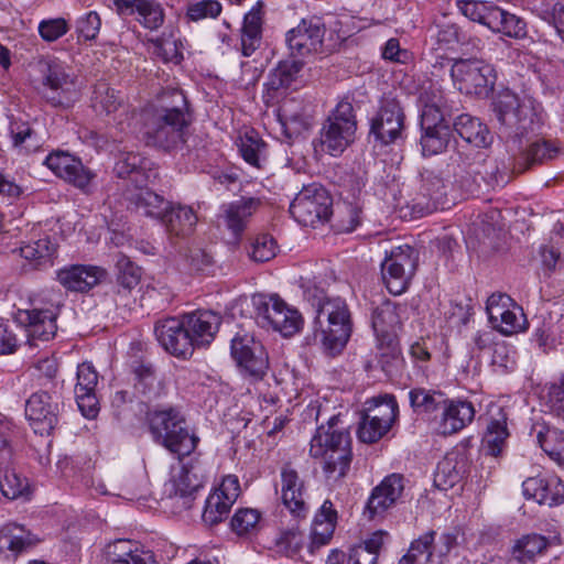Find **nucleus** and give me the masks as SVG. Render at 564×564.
<instances>
[{
	"mask_svg": "<svg viewBox=\"0 0 564 564\" xmlns=\"http://www.w3.org/2000/svg\"><path fill=\"white\" fill-rule=\"evenodd\" d=\"M170 94L175 99L172 107L147 109L142 113V133L147 145L166 151L184 142L185 129L189 124L185 112L186 97L178 89H172Z\"/></svg>",
	"mask_w": 564,
	"mask_h": 564,
	"instance_id": "f257e3e1",
	"label": "nucleus"
},
{
	"mask_svg": "<svg viewBox=\"0 0 564 564\" xmlns=\"http://www.w3.org/2000/svg\"><path fill=\"white\" fill-rule=\"evenodd\" d=\"M284 555L295 556L305 544L310 506L303 480L297 471L284 466Z\"/></svg>",
	"mask_w": 564,
	"mask_h": 564,
	"instance_id": "f03ea898",
	"label": "nucleus"
},
{
	"mask_svg": "<svg viewBox=\"0 0 564 564\" xmlns=\"http://www.w3.org/2000/svg\"><path fill=\"white\" fill-rule=\"evenodd\" d=\"M337 416L328 420V427L319 426L311 440L310 453L323 459V470L328 479L344 478L351 463L350 435L347 431L335 430Z\"/></svg>",
	"mask_w": 564,
	"mask_h": 564,
	"instance_id": "7ed1b4c3",
	"label": "nucleus"
},
{
	"mask_svg": "<svg viewBox=\"0 0 564 564\" xmlns=\"http://www.w3.org/2000/svg\"><path fill=\"white\" fill-rule=\"evenodd\" d=\"M315 325L319 329L324 350L335 356L346 346L351 334V318L348 305L340 297L317 296Z\"/></svg>",
	"mask_w": 564,
	"mask_h": 564,
	"instance_id": "20e7f679",
	"label": "nucleus"
},
{
	"mask_svg": "<svg viewBox=\"0 0 564 564\" xmlns=\"http://www.w3.org/2000/svg\"><path fill=\"white\" fill-rule=\"evenodd\" d=\"M148 422L153 440L178 456L189 455L198 438L191 434L184 417L174 409L150 412Z\"/></svg>",
	"mask_w": 564,
	"mask_h": 564,
	"instance_id": "39448f33",
	"label": "nucleus"
},
{
	"mask_svg": "<svg viewBox=\"0 0 564 564\" xmlns=\"http://www.w3.org/2000/svg\"><path fill=\"white\" fill-rule=\"evenodd\" d=\"M457 7L470 21L487 26L495 33L521 40L527 37V23L520 17L488 1L459 0Z\"/></svg>",
	"mask_w": 564,
	"mask_h": 564,
	"instance_id": "423d86ee",
	"label": "nucleus"
},
{
	"mask_svg": "<svg viewBox=\"0 0 564 564\" xmlns=\"http://www.w3.org/2000/svg\"><path fill=\"white\" fill-rule=\"evenodd\" d=\"M357 121L350 101L337 104L319 131V142L316 145L322 152L332 156L340 155L355 140Z\"/></svg>",
	"mask_w": 564,
	"mask_h": 564,
	"instance_id": "0eeeda50",
	"label": "nucleus"
},
{
	"mask_svg": "<svg viewBox=\"0 0 564 564\" xmlns=\"http://www.w3.org/2000/svg\"><path fill=\"white\" fill-rule=\"evenodd\" d=\"M325 26L321 19H302L297 26L286 33V43L291 59L284 61V83L303 67V58L316 52L323 43Z\"/></svg>",
	"mask_w": 564,
	"mask_h": 564,
	"instance_id": "6e6552de",
	"label": "nucleus"
},
{
	"mask_svg": "<svg viewBox=\"0 0 564 564\" xmlns=\"http://www.w3.org/2000/svg\"><path fill=\"white\" fill-rule=\"evenodd\" d=\"M333 200L318 184L304 186L290 204L289 213L302 226L315 227L328 220Z\"/></svg>",
	"mask_w": 564,
	"mask_h": 564,
	"instance_id": "1a4fd4ad",
	"label": "nucleus"
},
{
	"mask_svg": "<svg viewBox=\"0 0 564 564\" xmlns=\"http://www.w3.org/2000/svg\"><path fill=\"white\" fill-rule=\"evenodd\" d=\"M497 120L508 135L522 137L533 130V110L520 101L519 97L509 89L500 91L492 101Z\"/></svg>",
	"mask_w": 564,
	"mask_h": 564,
	"instance_id": "9d476101",
	"label": "nucleus"
},
{
	"mask_svg": "<svg viewBox=\"0 0 564 564\" xmlns=\"http://www.w3.org/2000/svg\"><path fill=\"white\" fill-rule=\"evenodd\" d=\"M43 97L53 107L68 108L80 96V87L76 76L57 62L46 63L42 78Z\"/></svg>",
	"mask_w": 564,
	"mask_h": 564,
	"instance_id": "9b49d317",
	"label": "nucleus"
},
{
	"mask_svg": "<svg viewBox=\"0 0 564 564\" xmlns=\"http://www.w3.org/2000/svg\"><path fill=\"white\" fill-rule=\"evenodd\" d=\"M454 85L465 94L487 95L496 82L494 67L476 58L457 59L451 68Z\"/></svg>",
	"mask_w": 564,
	"mask_h": 564,
	"instance_id": "f8f14e48",
	"label": "nucleus"
},
{
	"mask_svg": "<svg viewBox=\"0 0 564 564\" xmlns=\"http://www.w3.org/2000/svg\"><path fill=\"white\" fill-rule=\"evenodd\" d=\"M206 477V467L198 458L182 462L169 484L170 499L181 508L189 509Z\"/></svg>",
	"mask_w": 564,
	"mask_h": 564,
	"instance_id": "ddd939ff",
	"label": "nucleus"
},
{
	"mask_svg": "<svg viewBox=\"0 0 564 564\" xmlns=\"http://www.w3.org/2000/svg\"><path fill=\"white\" fill-rule=\"evenodd\" d=\"M416 269L414 250L408 246H400L391 251L381 264L382 281L387 290L399 295L405 292Z\"/></svg>",
	"mask_w": 564,
	"mask_h": 564,
	"instance_id": "4468645a",
	"label": "nucleus"
},
{
	"mask_svg": "<svg viewBox=\"0 0 564 564\" xmlns=\"http://www.w3.org/2000/svg\"><path fill=\"white\" fill-rule=\"evenodd\" d=\"M230 352L243 376L259 380L265 375L268 356L249 334H236L231 339Z\"/></svg>",
	"mask_w": 564,
	"mask_h": 564,
	"instance_id": "2eb2a0df",
	"label": "nucleus"
},
{
	"mask_svg": "<svg viewBox=\"0 0 564 564\" xmlns=\"http://www.w3.org/2000/svg\"><path fill=\"white\" fill-rule=\"evenodd\" d=\"M486 310L492 327L503 335H513L527 327V318L521 307L506 294L490 295Z\"/></svg>",
	"mask_w": 564,
	"mask_h": 564,
	"instance_id": "dca6fc26",
	"label": "nucleus"
},
{
	"mask_svg": "<svg viewBox=\"0 0 564 564\" xmlns=\"http://www.w3.org/2000/svg\"><path fill=\"white\" fill-rule=\"evenodd\" d=\"M59 404L46 391L30 395L25 404L26 419L35 434L51 435L58 423Z\"/></svg>",
	"mask_w": 564,
	"mask_h": 564,
	"instance_id": "f3484780",
	"label": "nucleus"
},
{
	"mask_svg": "<svg viewBox=\"0 0 564 564\" xmlns=\"http://www.w3.org/2000/svg\"><path fill=\"white\" fill-rule=\"evenodd\" d=\"M404 112L394 98H384L376 117L371 120V133L383 144L394 143L402 138Z\"/></svg>",
	"mask_w": 564,
	"mask_h": 564,
	"instance_id": "a211bd4d",
	"label": "nucleus"
},
{
	"mask_svg": "<svg viewBox=\"0 0 564 564\" xmlns=\"http://www.w3.org/2000/svg\"><path fill=\"white\" fill-rule=\"evenodd\" d=\"M44 164L56 176L80 189L86 188L94 177L91 171L86 169L79 159L65 151L50 153Z\"/></svg>",
	"mask_w": 564,
	"mask_h": 564,
	"instance_id": "6ab92c4d",
	"label": "nucleus"
},
{
	"mask_svg": "<svg viewBox=\"0 0 564 564\" xmlns=\"http://www.w3.org/2000/svg\"><path fill=\"white\" fill-rule=\"evenodd\" d=\"M154 334L160 345L171 355L186 358L193 354L192 339L181 317L159 321Z\"/></svg>",
	"mask_w": 564,
	"mask_h": 564,
	"instance_id": "aec40b11",
	"label": "nucleus"
},
{
	"mask_svg": "<svg viewBox=\"0 0 564 564\" xmlns=\"http://www.w3.org/2000/svg\"><path fill=\"white\" fill-rule=\"evenodd\" d=\"M523 495L539 505L554 507L564 501V482L553 474L529 477L522 482Z\"/></svg>",
	"mask_w": 564,
	"mask_h": 564,
	"instance_id": "412c9836",
	"label": "nucleus"
},
{
	"mask_svg": "<svg viewBox=\"0 0 564 564\" xmlns=\"http://www.w3.org/2000/svg\"><path fill=\"white\" fill-rule=\"evenodd\" d=\"M181 318L192 339L193 349L209 345L221 324V316L208 310H197L182 315Z\"/></svg>",
	"mask_w": 564,
	"mask_h": 564,
	"instance_id": "4be33fe9",
	"label": "nucleus"
},
{
	"mask_svg": "<svg viewBox=\"0 0 564 564\" xmlns=\"http://www.w3.org/2000/svg\"><path fill=\"white\" fill-rule=\"evenodd\" d=\"M107 276V271L93 264H72L57 271V281L68 291L88 292Z\"/></svg>",
	"mask_w": 564,
	"mask_h": 564,
	"instance_id": "5701e85b",
	"label": "nucleus"
},
{
	"mask_svg": "<svg viewBox=\"0 0 564 564\" xmlns=\"http://www.w3.org/2000/svg\"><path fill=\"white\" fill-rule=\"evenodd\" d=\"M58 308H32L19 311L18 319L24 324L28 335L32 340L47 341L52 339L57 330L56 318Z\"/></svg>",
	"mask_w": 564,
	"mask_h": 564,
	"instance_id": "b1692460",
	"label": "nucleus"
},
{
	"mask_svg": "<svg viewBox=\"0 0 564 564\" xmlns=\"http://www.w3.org/2000/svg\"><path fill=\"white\" fill-rule=\"evenodd\" d=\"M510 436L508 413L501 406H492L488 412L482 448L487 455L497 457L502 454Z\"/></svg>",
	"mask_w": 564,
	"mask_h": 564,
	"instance_id": "393cba45",
	"label": "nucleus"
},
{
	"mask_svg": "<svg viewBox=\"0 0 564 564\" xmlns=\"http://www.w3.org/2000/svg\"><path fill=\"white\" fill-rule=\"evenodd\" d=\"M421 129H435L438 126H447L444 120L446 100L443 91L436 84L430 83L420 91Z\"/></svg>",
	"mask_w": 564,
	"mask_h": 564,
	"instance_id": "a878e982",
	"label": "nucleus"
},
{
	"mask_svg": "<svg viewBox=\"0 0 564 564\" xmlns=\"http://www.w3.org/2000/svg\"><path fill=\"white\" fill-rule=\"evenodd\" d=\"M404 489L403 476L391 474L387 476L377 487L373 488L368 499L367 511L369 518L384 512L400 498Z\"/></svg>",
	"mask_w": 564,
	"mask_h": 564,
	"instance_id": "bb28decb",
	"label": "nucleus"
},
{
	"mask_svg": "<svg viewBox=\"0 0 564 564\" xmlns=\"http://www.w3.org/2000/svg\"><path fill=\"white\" fill-rule=\"evenodd\" d=\"M254 307V321L259 327L267 332L282 334V301L278 294H256L251 297Z\"/></svg>",
	"mask_w": 564,
	"mask_h": 564,
	"instance_id": "cd10ccee",
	"label": "nucleus"
},
{
	"mask_svg": "<svg viewBox=\"0 0 564 564\" xmlns=\"http://www.w3.org/2000/svg\"><path fill=\"white\" fill-rule=\"evenodd\" d=\"M442 410L438 432L443 435L457 433L471 423L475 416L474 405L468 401L445 400Z\"/></svg>",
	"mask_w": 564,
	"mask_h": 564,
	"instance_id": "c85d7f7f",
	"label": "nucleus"
},
{
	"mask_svg": "<svg viewBox=\"0 0 564 564\" xmlns=\"http://www.w3.org/2000/svg\"><path fill=\"white\" fill-rule=\"evenodd\" d=\"M259 198H245L231 202L223 207L224 220L234 235H240L247 227L250 218L260 207Z\"/></svg>",
	"mask_w": 564,
	"mask_h": 564,
	"instance_id": "c756f323",
	"label": "nucleus"
},
{
	"mask_svg": "<svg viewBox=\"0 0 564 564\" xmlns=\"http://www.w3.org/2000/svg\"><path fill=\"white\" fill-rule=\"evenodd\" d=\"M466 471V457L463 453L452 452L438 462L434 484L441 490L453 488L460 481Z\"/></svg>",
	"mask_w": 564,
	"mask_h": 564,
	"instance_id": "7c9ffc66",
	"label": "nucleus"
},
{
	"mask_svg": "<svg viewBox=\"0 0 564 564\" xmlns=\"http://www.w3.org/2000/svg\"><path fill=\"white\" fill-rule=\"evenodd\" d=\"M262 1H258L245 14L241 26V52L245 56H251L260 47L262 40Z\"/></svg>",
	"mask_w": 564,
	"mask_h": 564,
	"instance_id": "2f4dec72",
	"label": "nucleus"
},
{
	"mask_svg": "<svg viewBox=\"0 0 564 564\" xmlns=\"http://www.w3.org/2000/svg\"><path fill=\"white\" fill-rule=\"evenodd\" d=\"M454 130L464 141L475 148H487L492 142V134L487 126L468 113H463L455 119Z\"/></svg>",
	"mask_w": 564,
	"mask_h": 564,
	"instance_id": "473e14b6",
	"label": "nucleus"
},
{
	"mask_svg": "<svg viewBox=\"0 0 564 564\" xmlns=\"http://www.w3.org/2000/svg\"><path fill=\"white\" fill-rule=\"evenodd\" d=\"M337 522V511L330 500H325L315 514L311 531V547L327 544L333 538Z\"/></svg>",
	"mask_w": 564,
	"mask_h": 564,
	"instance_id": "72a5a7b5",
	"label": "nucleus"
},
{
	"mask_svg": "<svg viewBox=\"0 0 564 564\" xmlns=\"http://www.w3.org/2000/svg\"><path fill=\"white\" fill-rule=\"evenodd\" d=\"M166 231L175 237L189 236L197 223V216L192 207L185 205H170L162 218Z\"/></svg>",
	"mask_w": 564,
	"mask_h": 564,
	"instance_id": "f704fd0d",
	"label": "nucleus"
},
{
	"mask_svg": "<svg viewBox=\"0 0 564 564\" xmlns=\"http://www.w3.org/2000/svg\"><path fill=\"white\" fill-rule=\"evenodd\" d=\"M129 200L138 212L161 220L170 207V204L161 195L148 187H139L135 193L129 196Z\"/></svg>",
	"mask_w": 564,
	"mask_h": 564,
	"instance_id": "c9c22d12",
	"label": "nucleus"
},
{
	"mask_svg": "<svg viewBox=\"0 0 564 564\" xmlns=\"http://www.w3.org/2000/svg\"><path fill=\"white\" fill-rule=\"evenodd\" d=\"M549 546V540L541 534L531 533L518 539L512 549V557L520 563H529L542 555Z\"/></svg>",
	"mask_w": 564,
	"mask_h": 564,
	"instance_id": "e433bc0d",
	"label": "nucleus"
},
{
	"mask_svg": "<svg viewBox=\"0 0 564 564\" xmlns=\"http://www.w3.org/2000/svg\"><path fill=\"white\" fill-rule=\"evenodd\" d=\"M399 413L397 400L393 395L372 398L366 402V408L361 415H367L373 422H380L392 426Z\"/></svg>",
	"mask_w": 564,
	"mask_h": 564,
	"instance_id": "4c0bfd02",
	"label": "nucleus"
},
{
	"mask_svg": "<svg viewBox=\"0 0 564 564\" xmlns=\"http://www.w3.org/2000/svg\"><path fill=\"white\" fill-rule=\"evenodd\" d=\"M55 252L56 246L48 237L29 242L20 248L21 257L36 269L51 267Z\"/></svg>",
	"mask_w": 564,
	"mask_h": 564,
	"instance_id": "58836bf2",
	"label": "nucleus"
},
{
	"mask_svg": "<svg viewBox=\"0 0 564 564\" xmlns=\"http://www.w3.org/2000/svg\"><path fill=\"white\" fill-rule=\"evenodd\" d=\"M560 147L556 142L550 140H536L530 144L523 154L521 162L514 167L518 173L524 172L531 165L543 163L555 159L560 154Z\"/></svg>",
	"mask_w": 564,
	"mask_h": 564,
	"instance_id": "ea45409f",
	"label": "nucleus"
},
{
	"mask_svg": "<svg viewBox=\"0 0 564 564\" xmlns=\"http://www.w3.org/2000/svg\"><path fill=\"white\" fill-rule=\"evenodd\" d=\"M35 543L34 536L23 525L15 522L4 524L0 529V547L13 553L23 552Z\"/></svg>",
	"mask_w": 564,
	"mask_h": 564,
	"instance_id": "a19ab883",
	"label": "nucleus"
},
{
	"mask_svg": "<svg viewBox=\"0 0 564 564\" xmlns=\"http://www.w3.org/2000/svg\"><path fill=\"white\" fill-rule=\"evenodd\" d=\"M400 308L399 304L389 300L373 308L371 324L378 336H386L395 329L401 322Z\"/></svg>",
	"mask_w": 564,
	"mask_h": 564,
	"instance_id": "79ce46f5",
	"label": "nucleus"
},
{
	"mask_svg": "<svg viewBox=\"0 0 564 564\" xmlns=\"http://www.w3.org/2000/svg\"><path fill=\"white\" fill-rule=\"evenodd\" d=\"M242 159L251 166L261 169L267 144L254 130L245 131L237 140Z\"/></svg>",
	"mask_w": 564,
	"mask_h": 564,
	"instance_id": "37998d69",
	"label": "nucleus"
},
{
	"mask_svg": "<svg viewBox=\"0 0 564 564\" xmlns=\"http://www.w3.org/2000/svg\"><path fill=\"white\" fill-rule=\"evenodd\" d=\"M149 161L141 156L139 153L127 152L122 153L115 164L116 174L121 177H132L134 182H141L145 175V170Z\"/></svg>",
	"mask_w": 564,
	"mask_h": 564,
	"instance_id": "c03bdc74",
	"label": "nucleus"
},
{
	"mask_svg": "<svg viewBox=\"0 0 564 564\" xmlns=\"http://www.w3.org/2000/svg\"><path fill=\"white\" fill-rule=\"evenodd\" d=\"M134 388L148 399L155 398L161 391V381L150 364L139 362L133 367Z\"/></svg>",
	"mask_w": 564,
	"mask_h": 564,
	"instance_id": "a18cd8bd",
	"label": "nucleus"
},
{
	"mask_svg": "<svg viewBox=\"0 0 564 564\" xmlns=\"http://www.w3.org/2000/svg\"><path fill=\"white\" fill-rule=\"evenodd\" d=\"M409 399L414 412L419 414H432L445 403L443 393L424 388L412 389Z\"/></svg>",
	"mask_w": 564,
	"mask_h": 564,
	"instance_id": "49530a36",
	"label": "nucleus"
},
{
	"mask_svg": "<svg viewBox=\"0 0 564 564\" xmlns=\"http://www.w3.org/2000/svg\"><path fill=\"white\" fill-rule=\"evenodd\" d=\"M433 543L434 531L424 533L411 543L408 553L400 560L399 564H429L435 556Z\"/></svg>",
	"mask_w": 564,
	"mask_h": 564,
	"instance_id": "de8ad7c7",
	"label": "nucleus"
},
{
	"mask_svg": "<svg viewBox=\"0 0 564 564\" xmlns=\"http://www.w3.org/2000/svg\"><path fill=\"white\" fill-rule=\"evenodd\" d=\"M123 99L111 88L107 83H98L95 86L91 105L96 112L111 115L115 113L121 106Z\"/></svg>",
	"mask_w": 564,
	"mask_h": 564,
	"instance_id": "09e8293b",
	"label": "nucleus"
},
{
	"mask_svg": "<svg viewBox=\"0 0 564 564\" xmlns=\"http://www.w3.org/2000/svg\"><path fill=\"white\" fill-rule=\"evenodd\" d=\"M421 135L422 153L431 156L443 152L451 139L448 126H438L435 129H422Z\"/></svg>",
	"mask_w": 564,
	"mask_h": 564,
	"instance_id": "8fccbe9b",
	"label": "nucleus"
},
{
	"mask_svg": "<svg viewBox=\"0 0 564 564\" xmlns=\"http://www.w3.org/2000/svg\"><path fill=\"white\" fill-rule=\"evenodd\" d=\"M538 442L553 460L564 466V432L546 427L539 432Z\"/></svg>",
	"mask_w": 564,
	"mask_h": 564,
	"instance_id": "3c124183",
	"label": "nucleus"
},
{
	"mask_svg": "<svg viewBox=\"0 0 564 564\" xmlns=\"http://www.w3.org/2000/svg\"><path fill=\"white\" fill-rule=\"evenodd\" d=\"M261 514L258 510L251 508H241L237 510L231 518V529L237 535H251L258 532L260 528Z\"/></svg>",
	"mask_w": 564,
	"mask_h": 564,
	"instance_id": "603ef678",
	"label": "nucleus"
},
{
	"mask_svg": "<svg viewBox=\"0 0 564 564\" xmlns=\"http://www.w3.org/2000/svg\"><path fill=\"white\" fill-rule=\"evenodd\" d=\"M117 282L126 291L133 290L141 280V269L127 256L119 253L116 260Z\"/></svg>",
	"mask_w": 564,
	"mask_h": 564,
	"instance_id": "864d4df0",
	"label": "nucleus"
},
{
	"mask_svg": "<svg viewBox=\"0 0 564 564\" xmlns=\"http://www.w3.org/2000/svg\"><path fill=\"white\" fill-rule=\"evenodd\" d=\"M234 503L228 502L225 498L213 492L206 499L203 511V521L208 525H215L227 518Z\"/></svg>",
	"mask_w": 564,
	"mask_h": 564,
	"instance_id": "5fc2aeb1",
	"label": "nucleus"
},
{
	"mask_svg": "<svg viewBox=\"0 0 564 564\" xmlns=\"http://www.w3.org/2000/svg\"><path fill=\"white\" fill-rule=\"evenodd\" d=\"M2 495L8 499L29 498L30 485L26 478L15 470H7L3 480L0 482Z\"/></svg>",
	"mask_w": 564,
	"mask_h": 564,
	"instance_id": "6e6d98bb",
	"label": "nucleus"
},
{
	"mask_svg": "<svg viewBox=\"0 0 564 564\" xmlns=\"http://www.w3.org/2000/svg\"><path fill=\"white\" fill-rule=\"evenodd\" d=\"M139 22L149 30L159 29L164 22V12L154 0H143L139 4Z\"/></svg>",
	"mask_w": 564,
	"mask_h": 564,
	"instance_id": "4d7b16f0",
	"label": "nucleus"
},
{
	"mask_svg": "<svg viewBox=\"0 0 564 564\" xmlns=\"http://www.w3.org/2000/svg\"><path fill=\"white\" fill-rule=\"evenodd\" d=\"M424 195L429 196L432 204H427L426 213H432L438 208H444V198L446 196V185L444 181L435 175L427 176L423 184Z\"/></svg>",
	"mask_w": 564,
	"mask_h": 564,
	"instance_id": "13d9d810",
	"label": "nucleus"
},
{
	"mask_svg": "<svg viewBox=\"0 0 564 564\" xmlns=\"http://www.w3.org/2000/svg\"><path fill=\"white\" fill-rule=\"evenodd\" d=\"M390 429L383 423L371 421L367 415H361L357 435L362 443L372 444L382 438Z\"/></svg>",
	"mask_w": 564,
	"mask_h": 564,
	"instance_id": "bf43d9fd",
	"label": "nucleus"
},
{
	"mask_svg": "<svg viewBox=\"0 0 564 564\" xmlns=\"http://www.w3.org/2000/svg\"><path fill=\"white\" fill-rule=\"evenodd\" d=\"M223 7L217 0H200L191 3L187 8V17L192 21H199L203 19H215L221 13Z\"/></svg>",
	"mask_w": 564,
	"mask_h": 564,
	"instance_id": "052dcab7",
	"label": "nucleus"
},
{
	"mask_svg": "<svg viewBox=\"0 0 564 564\" xmlns=\"http://www.w3.org/2000/svg\"><path fill=\"white\" fill-rule=\"evenodd\" d=\"M282 73H276L274 78L265 84L263 91V101L268 107H274V115L276 120L282 123V110L279 106L282 96Z\"/></svg>",
	"mask_w": 564,
	"mask_h": 564,
	"instance_id": "680f3d73",
	"label": "nucleus"
},
{
	"mask_svg": "<svg viewBox=\"0 0 564 564\" xmlns=\"http://www.w3.org/2000/svg\"><path fill=\"white\" fill-rule=\"evenodd\" d=\"M101 26V20L96 11H90L80 17L76 23V32L79 40L90 41L96 39Z\"/></svg>",
	"mask_w": 564,
	"mask_h": 564,
	"instance_id": "e2e57ef3",
	"label": "nucleus"
},
{
	"mask_svg": "<svg viewBox=\"0 0 564 564\" xmlns=\"http://www.w3.org/2000/svg\"><path fill=\"white\" fill-rule=\"evenodd\" d=\"M68 29V23L63 18L43 20L39 24V33L46 42L58 40L67 33Z\"/></svg>",
	"mask_w": 564,
	"mask_h": 564,
	"instance_id": "0e129e2a",
	"label": "nucleus"
},
{
	"mask_svg": "<svg viewBox=\"0 0 564 564\" xmlns=\"http://www.w3.org/2000/svg\"><path fill=\"white\" fill-rule=\"evenodd\" d=\"M276 252V245L272 237L262 235L252 243L251 258L258 262L271 260Z\"/></svg>",
	"mask_w": 564,
	"mask_h": 564,
	"instance_id": "69168bd1",
	"label": "nucleus"
},
{
	"mask_svg": "<svg viewBox=\"0 0 564 564\" xmlns=\"http://www.w3.org/2000/svg\"><path fill=\"white\" fill-rule=\"evenodd\" d=\"M98 382V375L89 362H83L77 368V383L75 391H95Z\"/></svg>",
	"mask_w": 564,
	"mask_h": 564,
	"instance_id": "338daca9",
	"label": "nucleus"
},
{
	"mask_svg": "<svg viewBox=\"0 0 564 564\" xmlns=\"http://www.w3.org/2000/svg\"><path fill=\"white\" fill-rule=\"evenodd\" d=\"M305 324L302 313L284 302V338L299 334Z\"/></svg>",
	"mask_w": 564,
	"mask_h": 564,
	"instance_id": "774afa93",
	"label": "nucleus"
}]
</instances>
